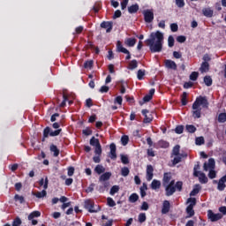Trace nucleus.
Wrapping results in <instances>:
<instances>
[{"instance_id": "obj_1", "label": "nucleus", "mask_w": 226, "mask_h": 226, "mask_svg": "<svg viewBox=\"0 0 226 226\" xmlns=\"http://www.w3.org/2000/svg\"><path fill=\"white\" fill-rule=\"evenodd\" d=\"M163 33L160 31L152 32L150 34V38L147 39L145 41L149 47L150 52L154 54L156 52H162L163 50Z\"/></svg>"}, {"instance_id": "obj_2", "label": "nucleus", "mask_w": 226, "mask_h": 226, "mask_svg": "<svg viewBox=\"0 0 226 226\" xmlns=\"http://www.w3.org/2000/svg\"><path fill=\"white\" fill-rule=\"evenodd\" d=\"M200 105L203 109H207V107H209V102H207L206 96L200 95L192 103V117H194V119H200L201 117L202 108H200Z\"/></svg>"}, {"instance_id": "obj_3", "label": "nucleus", "mask_w": 226, "mask_h": 226, "mask_svg": "<svg viewBox=\"0 0 226 226\" xmlns=\"http://www.w3.org/2000/svg\"><path fill=\"white\" fill-rule=\"evenodd\" d=\"M165 188V195L166 197H170L176 193L177 192H183V182L177 181L175 185H169L167 184L166 185H163Z\"/></svg>"}, {"instance_id": "obj_4", "label": "nucleus", "mask_w": 226, "mask_h": 226, "mask_svg": "<svg viewBox=\"0 0 226 226\" xmlns=\"http://www.w3.org/2000/svg\"><path fill=\"white\" fill-rule=\"evenodd\" d=\"M215 165L216 162L213 158L208 159V162H205L203 165V169L206 172L210 170L208 172L209 179H215V177H216V171H215Z\"/></svg>"}, {"instance_id": "obj_5", "label": "nucleus", "mask_w": 226, "mask_h": 226, "mask_svg": "<svg viewBox=\"0 0 226 226\" xmlns=\"http://www.w3.org/2000/svg\"><path fill=\"white\" fill-rule=\"evenodd\" d=\"M61 132H63V129H56L53 131L50 127L47 126L44 128L42 132V142H45V139H49V137H57Z\"/></svg>"}, {"instance_id": "obj_6", "label": "nucleus", "mask_w": 226, "mask_h": 226, "mask_svg": "<svg viewBox=\"0 0 226 226\" xmlns=\"http://www.w3.org/2000/svg\"><path fill=\"white\" fill-rule=\"evenodd\" d=\"M90 146H93L94 147H95L94 149V154H102V144H100V139L94 138V136H93L90 139Z\"/></svg>"}, {"instance_id": "obj_7", "label": "nucleus", "mask_w": 226, "mask_h": 226, "mask_svg": "<svg viewBox=\"0 0 226 226\" xmlns=\"http://www.w3.org/2000/svg\"><path fill=\"white\" fill-rule=\"evenodd\" d=\"M143 15H144V20L147 24H151V22L154 20V13L151 10H145L143 11Z\"/></svg>"}, {"instance_id": "obj_8", "label": "nucleus", "mask_w": 226, "mask_h": 226, "mask_svg": "<svg viewBox=\"0 0 226 226\" xmlns=\"http://www.w3.org/2000/svg\"><path fill=\"white\" fill-rule=\"evenodd\" d=\"M207 216H208V220H210V222H218V220H222V218H223V215H222L220 213L215 214V213H213V210L207 211Z\"/></svg>"}, {"instance_id": "obj_9", "label": "nucleus", "mask_w": 226, "mask_h": 226, "mask_svg": "<svg viewBox=\"0 0 226 226\" xmlns=\"http://www.w3.org/2000/svg\"><path fill=\"white\" fill-rule=\"evenodd\" d=\"M84 207L88 210V213H98V210L94 209V201L91 200H85Z\"/></svg>"}, {"instance_id": "obj_10", "label": "nucleus", "mask_w": 226, "mask_h": 226, "mask_svg": "<svg viewBox=\"0 0 226 226\" xmlns=\"http://www.w3.org/2000/svg\"><path fill=\"white\" fill-rule=\"evenodd\" d=\"M101 27L106 29V33H110L114 27V23L112 21H102L101 23Z\"/></svg>"}, {"instance_id": "obj_11", "label": "nucleus", "mask_w": 226, "mask_h": 226, "mask_svg": "<svg viewBox=\"0 0 226 226\" xmlns=\"http://www.w3.org/2000/svg\"><path fill=\"white\" fill-rule=\"evenodd\" d=\"M154 168H153V165L148 164L147 165V181H152L153 177L154 176Z\"/></svg>"}, {"instance_id": "obj_12", "label": "nucleus", "mask_w": 226, "mask_h": 226, "mask_svg": "<svg viewBox=\"0 0 226 226\" xmlns=\"http://www.w3.org/2000/svg\"><path fill=\"white\" fill-rule=\"evenodd\" d=\"M225 183H226V174L223 177H222L217 183V190L219 192H223V190H225L226 188Z\"/></svg>"}, {"instance_id": "obj_13", "label": "nucleus", "mask_w": 226, "mask_h": 226, "mask_svg": "<svg viewBox=\"0 0 226 226\" xmlns=\"http://www.w3.org/2000/svg\"><path fill=\"white\" fill-rule=\"evenodd\" d=\"M141 113H142V116H144L145 117L143 120V123L147 124L153 121V115L149 114V111L147 109H142Z\"/></svg>"}, {"instance_id": "obj_14", "label": "nucleus", "mask_w": 226, "mask_h": 226, "mask_svg": "<svg viewBox=\"0 0 226 226\" xmlns=\"http://www.w3.org/2000/svg\"><path fill=\"white\" fill-rule=\"evenodd\" d=\"M164 66L168 68V70H177V64L170 59H166L164 61Z\"/></svg>"}, {"instance_id": "obj_15", "label": "nucleus", "mask_w": 226, "mask_h": 226, "mask_svg": "<svg viewBox=\"0 0 226 226\" xmlns=\"http://www.w3.org/2000/svg\"><path fill=\"white\" fill-rule=\"evenodd\" d=\"M109 148H110V152H109V158L111 160H116L117 158V154L116 153L117 151V147L116 145L114 143H111L109 145Z\"/></svg>"}, {"instance_id": "obj_16", "label": "nucleus", "mask_w": 226, "mask_h": 226, "mask_svg": "<svg viewBox=\"0 0 226 226\" xmlns=\"http://www.w3.org/2000/svg\"><path fill=\"white\" fill-rule=\"evenodd\" d=\"M170 179H172V174L170 172L164 173L162 177V186H167V185L170 183Z\"/></svg>"}, {"instance_id": "obj_17", "label": "nucleus", "mask_w": 226, "mask_h": 226, "mask_svg": "<svg viewBox=\"0 0 226 226\" xmlns=\"http://www.w3.org/2000/svg\"><path fill=\"white\" fill-rule=\"evenodd\" d=\"M170 211V200H164L162 203V214L167 215Z\"/></svg>"}, {"instance_id": "obj_18", "label": "nucleus", "mask_w": 226, "mask_h": 226, "mask_svg": "<svg viewBox=\"0 0 226 226\" xmlns=\"http://www.w3.org/2000/svg\"><path fill=\"white\" fill-rule=\"evenodd\" d=\"M152 190H160L162 188V182L157 179H154L150 185Z\"/></svg>"}, {"instance_id": "obj_19", "label": "nucleus", "mask_w": 226, "mask_h": 226, "mask_svg": "<svg viewBox=\"0 0 226 226\" xmlns=\"http://www.w3.org/2000/svg\"><path fill=\"white\" fill-rule=\"evenodd\" d=\"M112 177V173L110 172H105L99 177L100 183L107 182L110 177Z\"/></svg>"}, {"instance_id": "obj_20", "label": "nucleus", "mask_w": 226, "mask_h": 226, "mask_svg": "<svg viewBox=\"0 0 226 226\" xmlns=\"http://www.w3.org/2000/svg\"><path fill=\"white\" fill-rule=\"evenodd\" d=\"M49 151L53 153V156H55V158H57V156H59L60 151L59 148H57V146L51 144L49 146Z\"/></svg>"}, {"instance_id": "obj_21", "label": "nucleus", "mask_w": 226, "mask_h": 226, "mask_svg": "<svg viewBox=\"0 0 226 226\" xmlns=\"http://www.w3.org/2000/svg\"><path fill=\"white\" fill-rule=\"evenodd\" d=\"M117 52H122L123 54H129V50L126 48L123 47V44L120 41L117 42Z\"/></svg>"}, {"instance_id": "obj_22", "label": "nucleus", "mask_w": 226, "mask_h": 226, "mask_svg": "<svg viewBox=\"0 0 226 226\" xmlns=\"http://www.w3.org/2000/svg\"><path fill=\"white\" fill-rule=\"evenodd\" d=\"M188 155L187 154H179V155H175L172 163L173 165H177V163H181V160H183V158H186Z\"/></svg>"}, {"instance_id": "obj_23", "label": "nucleus", "mask_w": 226, "mask_h": 226, "mask_svg": "<svg viewBox=\"0 0 226 226\" xmlns=\"http://www.w3.org/2000/svg\"><path fill=\"white\" fill-rule=\"evenodd\" d=\"M200 72L201 73H207V72H209V63L202 62L201 66L200 67Z\"/></svg>"}, {"instance_id": "obj_24", "label": "nucleus", "mask_w": 226, "mask_h": 226, "mask_svg": "<svg viewBox=\"0 0 226 226\" xmlns=\"http://www.w3.org/2000/svg\"><path fill=\"white\" fill-rule=\"evenodd\" d=\"M139 10V4H135L128 7V12L131 14L137 13Z\"/></svg>"}, {"instance_id": "obj_25", "label": "nucleus", "mask_w": 226, "mask_h": 226, "mask_svg": "<svg viewBox=\"0 0 226 226\" xmlns=\"http://www.w3.org/2000/svg\"><path fill=\"white\" fill-rule=\"evenodd\" d=\"M202 13L204 17H207L208 19H211L213 17L214 11L211 10V8H204L202 10Z\"/></svg>"}, {"instance_id": "obj_26", "label": "nucleus", "mask_w": 226, "mask_h": 226, "mask_svg": "<svg viewBox=\"0 0 226 226\" xmlns=\"http://www.w3.org/2000/svg\"><path fill=\"white\" fill-rule=\"evenodd\" d=\"M200 177H199V181L200 183H201V185H206L207 184V182L209 181V179L207 178V177H206L205 173H199Z\"/></svg>"}, {"instance_id": "obj_27", "label": "nucleus", "mask_w": 226, "mask_h": 226, "mask_svg": "<svg viewBox=\"0 0 226 226\" xmlns=\"http://www.w3.org/2000/svg\"><path fill=\"white\" fill-rule=\"evenodd\" d=\"M181 104L183 107L188 105V93L183 92L181 95Z\"/></svg>"}, {"instance_id": "obj_28", "label": "nucleus", "mask_w": 226, "mask_h": 226, "mask_svg": "<svg viewBox=\"0 0 226 226\" xmlns=\"http://www.w3.org/2000/svg\"><path fill=\"white\" fill-rule=\"evenodd\" d=\"M201 188L202 187L200 186V185H199V184L195 185L194 188L190 192V197H195V195H197L199 193V192H200Z\"/></svg>"}, {"instance_id": "obj_29", "label": "nucleus", "mask_w": 226, "mask_h": 226, "mask_svg": "<svg viewBox=\"0 0 226 226\" xmlns=\"http://www.w3.org/2000/svg\"><path fill=\"white\" fill-rule=\"evenodd\" d=\"M39 185L40 186H43L44 190H47V188H49V177H46L45 179L41 178Z\"/></svg>"}, {"instance_id": "obj_30", "label": "nucleus", "mask_w": 226, "mask_h": 226, "mask_svg": "<svg viewBox=\"0 0 226 226\" xmlns=\"http://www.w3.org/2000/svg\"><path fill=\"white\" fill-rule=\"evenodd\" d=\"M41 216V213L40 211H34L29 214L28 220H34V218H40Z\"/></svg>"}, {"instance_id": "obj_31", "label": "nucleus", "mask_w": 226, "mask_h": 226, "mask_svg": "<svg viewBox=\"0 0 226 226\" xmlns=\"http://www.w3.org/2000/svg\"><path fill=\"white\" fill-rule=\"evenodd\" d=\"M186 213L188 215L186 218H192V216L195 215V210H193V207L188 205L186 207Z\"/></svg>"}, {"instance_id": "obj_32", "label": "nucleus", "mask_w": 226, "mask_h": 226, "mask_svg": "<svg viewBox=\"0 0 226 226\" xmlns=\"http://www.w3.org/2000/svg\"><path fill=\"white\" fill-rule=\"evenodd\" d=\"M158 146H159V147H162V149H167V147H169L170 146V143H169V141L161 139L158 141Z\"/></svg>"}, {"instance_id": "obj_33", "label": "nucleus", "mask_w": 226, "mask_h": 226, "mask_svg": "<svg viewBox=\"0 0 226 226\" xmlns=\"http://www.w3.org/2000/svg\"><path fill=\"white\" fill-rule=\"evenodd\" d=\"M47 189L42 190L41 192H37L34 193V197L37 199H43V197H47Z\"/></svg>"}, {"instance_id": "obj_34", "label": "nucleus", "mask_w": 226, "mask_h": 226, "mask_svg": "<svg viewBox=\"0 0 226 226\" xmlns=\"http://www.w3.org/2000/svg\"><path fill=\"white\" fill-rule=\"evenodd\" d=\"M185 130L188 132V133H195V132H197V127H195L193 124H186Z\"/></svg>"}, {"instance_id": "obj_35", "label": "nucleus", "mask_w": 226, "mask_h": 226, "mask_svg": "<svg viewBox=\"0 0 226 226\" xmlns=\"http://www.w3.org/2000/svg\"><path fill=\"white\" fill-rule=\"evenodd\" d=\"M135 43H137V39H135V38H128V39L125 41V44H126L128 47H135Z\"/></svg>"}, {"instance_id": "obj_36", "label": "nucleus", "mask_w": 226, "mask_h": 226, "mask_svg": "<svg viewBox=\"0 0 226 226\" xmlns=\"http://www.w3.org/2000/svg\"><path fill=\"white\" fill-rule=\"evenodd\" d=\"M94 172L99 175L103 174V172H105V168L102 164H98L94 168Z\"/></svg>"}, {"instance_id": "obj_37", "label": "nucleus", "mask_w": 226, "mask_h": 226, "mask_svg": "<svg viewBox=\"0 0 226 226\" xmlns=\"http://www.w3.org/2000/svg\"><path fill=\"white\" fill-rule=\"evenodd\" d=\"M137 200H139V194L137 193H132L129 197V202H131L132 204H135V202H137Z\"/></svg>"}, {"instance_id": "obj_38", "label": "nucleus", "mask_w": 226, "mask_h": 226, "mask_svg": "<svg viewBox=\"0 0 226 226\" xmlns=\"http://www.w3.org/2000/svg\"><path fill=\"white\" fill-rule=\"evenodd\" d=\"M145 76H146V70L139 69L137 72L138 80H144Z\"/></svg>"}, {"instance_id": "obj_39", "label": "nucleus", "mask_w": 226, "mask_h": 226, "mask_svg": "<svg viewBox=\"0 0 226 226\" xmlns=\"http://www.w3.org/2000/svg\"><path fill=\"white\" fill-rule=\"evenodd\" d=\"M94 64V62L93 60H88L84 63V68L86 70H91Z\"/></svg>"}, {"instance_id": "obj_40", "label": "nucleus", "mask_w": 226, "mask_h": 226, "mask_svg": "<svg viewBox=\"0 0 226 226\" xmlns=\"http://www.w3.org/2000/svg\"><path fill=\"white\" fill-rule=\"evenodd\" d=\"M204 83L207 87L213 86V79H211V76H205L204 77Z\"/></svg>"}, {"instance_id": "obj_41", "label": "nucleus", "mask_w": 226, "mask_h": 226, "mask_svg": "<svg viewBox=\"0 0 226 226\" xmlns=\"http://www.w3.org/2000/svg\"><path fill=\"white\" fill-rule=\"evenodd\" d=\"M139 66V62L136 59L132 60L129 63V70H135Z\"/></svg>"}, {"instance_id": "obj_42", "label": "nucleus", "mask_w": 226, "mask_h": 226, "mask_svg": "<svg viewBox=\"0 0 226 226\" xmlns=\"http://www.w3.org/2000/svg\"><path fill=\"white\" fill-rule=\"evenodd\" d=\"M180 149H181V147L179 145L175 146L172 150V154L174 156H179V154H183L179 153Z\"/></svg>"}, {"instance_id": "obj_43", "label": "nucleus", "mask_w": 226, "mask_h": 226, "mask_svg": "<svg viewBox=\"0 0 226 226\" xmlns=\"http://www.w3.org/2000/svg\"><path fill=\"white\" fill-rule=\"evenodd\" d=\"M121 175L124 177H126L130 175V169H128V167H124L121 169Z\"/></svg>"}, {"instance_id": "obj_44", "label": "nucleus", "mask_w": 226, "mask_h": 226, "mask_svg": "<svg viewBox=\"0 0 226 226\" xmlns=\"http://www.w3.org/2000/svg\"><path fill=\"white\" fill-rule=\"evenodd\" d=\"M122 146H128V142H130V138L128 135H124L121 138Z\"/></svg>"}, {"instance_id": "obj_45", "label": "nucleus", "mask_w": 226, "mask_h": 226, "mask_svg": "<svg viewBox=\"0 0 226 226\" xmlns=\"http://www.w3.org/2000/svg\"><path fill=\"white\" fill-rule=\"evenodd\" d=\"M190 80H192L195 82L199 79V72H192L189 76Z\"/></svg>"}, {"instance_id": "obj_46", "label": "nucleus", "mask_w": 226, "mask_h": 226, "mask_svg": "<svg viewBox=\"0 0 226 226\" xmlns=\"http://www.w3.org/2000/svg\"><path fill=\"white\" fill-rule=\"evenodd\" d=\"M120 158L124 165H128V163H130V159L128 158V155L121 154Z\"/></svg>"}, {"instance_id": "obj_47", "label": "nucleus", "mask_w": 226, "mask_h": 226, "mask_svg": "<svg viewBox=\"0 0 226 226\" xmlns=\"http://www.w3.org/2000/svg\"><path fill=\"white\" fill-rule=\"evenodd\" d=\"M199 169H200V165L199 163L195 164L193 168V176L195 177H199V174H200V171H199Z\"/></svg>"}, {"instance_id": "obj_48", "label": "nucleus", "mask_w": 226, "mask_h": 226, "mask_svg": "<svg viewBox=\"0 0 226 226\" xmlns=\"http://www.w3.org/2000/svg\"><path fill=\"white\" fill-rule=\"evenodd\" d=\"M12 226H22V219L16 217L12 222Z\"/></svg>"}, {"instance_id": "obj_49", "label": "nucleus", "mask_w": 226, "mask_h": 226, "mask_svg": "<svg viewBox=\"0 0 226 226\" xmlns=\"http://www.w3.org/2000/svg\"><path fill=\"white\" fill-rule=\"evenodd\" d=\"M183 132H185V126H183V125H177L175 128V133H177V135H181V133H183Z\"/></svg>"}, {"instance_id": "obj_50", "label": "nucleus", "mask_w": 226, "mask_h": 226, "mask_svg": "<svg viewBox=\"0 0 226 226\" xmlns=\"http://www.w3.org/2000/svg\"><path fill=\"white\" fill-rule=\"evenodd\" d=\"M138 220H139V223H144V222H146V220H147L146 213H140L138 216Z\"/></svg>"}, {"instance_id": "obj_51", "label": "nucleus", "mask_w": 226, "mask_h": 226, "mask_svg": "<svg viewBox=\"0 0 226 226\" xmlns=\"http://www.w3.org/2000/svg\"><path fill=\"white\" fill-rule=\"evenodd\" d=\"M187 202L189 203V206H191L192 207H195V206L197 204V199H195V198H189L187 200Z\"/></svg>"}, {"instance_id": "obj_52", "label": "nucleus", "mask_w": 226, "mask_h": 226, "mask_svg": "<svg viewBox=\"0 0 226 226\" xmlns=\"http://www.w3.org/2000/svg\"><path fill=\"white\" fill-rule=\"evenodd\" d=\"M218 122L219 123H226V113H221L218 116Z\"/></svg>"}, {"instance_id": "obj_53", "label": "nucleus", "mask_w": 226, "mask_h": 226, "mask_svg": "<svg viewBox=\"0 0 226 226\" xmlns=\"http://www.w3.org/2000/svg\"><path fill=\"white\" fill-rule=\"evenodd\" d=\"M117 192H119V185H113L110 189V195H116V193H117Z\"/></svg>"}, {"instance_id": "obj_54", "label": "nucleus", "mask_w": 226, "mask_h": 226, "mask_svg": "<svg viewBox=\"0 0 226 226\" xmlns=\"http://www.w3.org/2000/svg\"><path fill=\"white\" fill-rule=\"evenodd\" d=\"M204 142H205L204 137H198L195 139L196 146H202V144H204Z\"/></svg>"}, {"instance_id": "obj_55", "label": "nucleus", "mask_w": 226, "mask_h": 226, "mask_svg": "<svg viewBox=\"0 0 226 226\" xmlns=\"http://www.w3.org/2000/svg\"><path fill=\"white\" fill-rule=\"evenodd\" d=\"M63 102L60 103L59 107H61L62 109L66 107V101L68 100V95H66V94H63Z\"/></svg>"}, {"instance_id": "obj_56", "label": "nucleus", "mask_w": 226, "mask_h": 226, "mask_svg": "<svg viewBox=\"0 0 226 226\" xmlns=\"http://www.w3.org/2000/svg\"><path fill=\"white\" fill-rule=\"evenodd\" d=\"M109 186H110L109 182H102V186H100L99 190L100 192H105V188H108Z\"/></svg>"}, {"instance_id": "obj_57", "label": "nucleus", "mask_w": 226, "mask_h": 226, "mask_svg": "<svg viewBox=\"0 0 226 226\" xmlns=\"http://www.w3.org/2000/svg\"><path fill=\"white\" fill-rule=\"evenodd\" d=\"M82 133L83 135L89 137V135H93V131L89 129V127H87L85 130L82 131Z\"/></svg>"}, {"instance_id": "obj_58", "label": "nucleus", "mask_w": 226, "mask_h": 226, "mask_svg": "<svg viewBox=\"0 0 226 226\" xmlns=\"http://www.w3.org/2000/svg\"><path fill=\"white\" fill-rule=\"evenodd\" d=\"M177 8H185V0H175Z\"/></svg>"}, {"instance_id": "obj_59", "label": "nucleus", "mask_w": 226, "mask_h": 226, "mask_svg": "<svg viewBox=\"0 0 226 226\" xmlns=\"http://www.w3.org/2000/svg\"><path fill=\"white\" fill-rule=\"evenodd\" d=\"M14 200H19L20 204H24V202L26 201V200H24V196H20V195H19V194H16V195L14 196Z\"/></svg>"}, {"instance_id": "obj_60", "label": "nucleus", "mask_w": 226, "mask_h": 226, "mask_svg": "<svg viewBox=\"0 0 226 226\" xmlns=\"http://www.w3.org/2000/svg\"><path fill=\"white\" fill-rule=\"evenodd\" d=\"M107 204L109 206V207H114V206H116V201H114L112 198H108Z\"/></svg>"}, {"instance_id": "obj_61", "label": "nucleus", "mask_w": 226, "mask_h": 226, "mask_svg": "<svg viewBox=\"0 0 226 226\" xmlns=\"http://www.w3.org/2000/svg\"><path fill=\"white\" fill-rule=\"evenodd\" d=\"M114 103H117L118 105H123V96L118 95L115 98Z\"/></svg>"}, {"instance_id": "obj_62", "label": "nucleus", "mask_w": 226, "mask_h": 226, "mask_svg": "<svg viewBox=\"0 0 226 226\" xmlns=\"http://www.w3.org/2000/svg\"><path fill=\"white\" fill-rule=\"evenodd\" d=\"M168 45L170 48L174 47V36H172V35L169 36V38H168Z\"/></svg>"}, {"instance_id": "obj_63", "label": "nucleus", "mask_w": 226, "mask_h": 226, "mask_svg": "<svg viewBox=\"0 0 226 226\" xmlns=\"http://www.w3.org/2000/svg\"><path fill=\"white\" fill-rule=\"evenodd\" d=\"M177 41H178V43H185V41H186V36H185V35L177 36Z\"/></svg>"}, {"instance_id": "obj_64", "label": "nucleus", "mask_w": 226, "mask_h": 226, "mask_svg": "<svg viewBox=\"0 0 226 226\" xmlns=\"http://www.w3.org/2000/svg\"><path fill=\"white\" fill-rule=\"evenodd\" d=\"M84 31V26H79L75 28V33L73 34H80Z\"/></svg>"}]
</instances>
